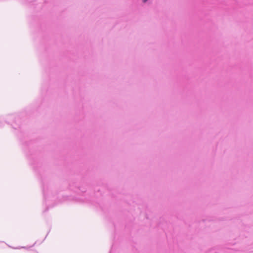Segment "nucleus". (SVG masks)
Here are the masks:
<instances>
[{"label":"nucleus","instance_id":"1","mask_svg":"<svg viewBox=\"0 0 253 253\" xmlns=\"http://www.w3.org/2000/svg\"><path fill=\"white\" fill-rule=\"evenodd\" d=\"M147 0H143L144 2H146Z\"/></svg>","mask_w":253,"mask_h":253}]
</instances>
